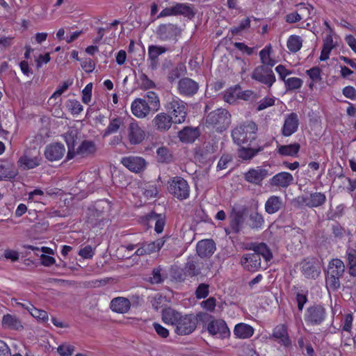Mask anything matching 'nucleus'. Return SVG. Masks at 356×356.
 <instances>
[{
	"label": "nucleus",
	"instance_id": "40",
	"mask_svg": "<svg viewBox=\"0 0 356 356\" xmlns=\"http://www.w3.org/2000/svg\"><path fill=\"white\" fill-rule=\"evenodd\" d=\"M300 149V144L298 143H294L289 145L278 146L277 152L281 156L295 157L298 155Z\"/></svg>",
	"mask_w": 356,
	"mask_h": 356
},
{
	"label": "nucleus",
	"instance_id": "5",
	"mask_svg": "<svg viewBox=\"0 0 356 356\" xmlns=\"http://www.w3.org/2000/svg\"><path fill=\"white\" fill-rule=\"evenodd\" d=\"M232 122V115L225 108H219L210 112L206 117L207 127L222 133L227 130Z\"/></svg>",
	"mask_w": 356,
	"mask_h": 356
},
{
	"label": "nucleus",
	"instance_id": "1",
	"mask_svg": "<svg viewBox=\"0 0 356 356\" xmlns=\"http://www.w3.org/2000/svg\"><path fill=\"white\" fill-rule=\"evenodd\" d=\"M207 314L199 312L194 314H183L170 307L162 312V321L174 328V332L180 336L192 334L197 328L199 321L204 322Z\"/></svg>",
	"mask_w": 356,
	"mask_h": 356
},
{
	"label": "nucleus",
	"instance_id": "27",
	"mask_svg": "<svg viewBox=\"0 0 356 356\" xmlns=\"http://www.w3.org/2000/svg\"><path fill=\"white\" fill-rule=\"evenodd\" d=\"M196 250L200 257H210L216 250V244L212 239L202 240L197 243Z\"/></svg>",
	"mask_w": 356,
	"mask_h": 356
},
{
	"label": "nucleus",
	"instance_id": "62",
	"mask_svg": "<svg viewBox=\"0 0 356 356\" xmlns=\"http://www.w3.org/2000/svg\"><path fill=\"white\" fill-rule=\"evenodd\" d=\"M92 90V83H88L82 90V102L85 104H88L91 101Z\"/></svg>",
	"mask_w": 356,
	"mask_h": 356
},
{
	"label": "nucleus",
	"instance_id": "54",
	"mask_svg": "<svg viewBox=\"0 0 356 356\" xmlns=\"http://www.w3.org/2000/svg\"><path fill=\"white\" fill-rule=\"evenodd\" d=\"M158 161L160 163H168L171 161L172 155L165 147H159L156 150Z\"/></svg>",
	"mask_w": 356,
	"mask_h": 356
},
{
	"label": "nucleus",
	"instance_id": "59",
	"mask_svg": "<svg viewBox=\"0 0 356 356\" xmlns=\"http://www.w3.org/2000/svg\"><path fill=\"white\" fill-rule=\"evenodd\" d=\"M250 26V19L249 17H245L241 21L240 24L237 26L231 28L230 31L232 35H237L242 31L248 29Z\"/></svg>",
	"mask_w": 356,
	"mask_h": 356
},
{
	"label": "nucleus",
	"instance_id": "48",
	"mask_svg": "<svg viewBox=\"0 0 356 356\" xmlns=\"http://www.w3.org/2000/svg\"><path fill=\"white\" fill-rule=\"evenodd\" d=\"M143 99H146L151 110L157 111L159 109L160 101L158 95L155 92H147Z\"/></svg>",
	"mask_w": 356,
	"mask_h": 356
},
{
	"label": "nucleus",
	"instance_id": "26",
	"mask_svg": "<svg viewBox=\"0 0 356 356\" xmlns=\"http://www.w3.org/2000/svg\"><path fill=\"white\" fill-rule=\"evenodd\" d=\"M244 220V216L241 211L232 212L229 216V227L225 229L226 233H239L243 227Z\"/></svg>",
	"mask_w": 356,
	"mask_h": 356
},
{
	"label": "nucleus",
	"instance_id": "61",
	"mask_svg": "<svg viewBox=\"0 0 356 356\" xmlns=\"http://www.w3.org/2000/svg\"><path fill=\"white\" fill-rule=\"evenodd\" d=\"M275 72L279 75V79L285 83V81L287 79L286 76L292 74V71L287 69L286 66L283 65H278L275 67Z\"/></svg>",
	"mask_w": 356,
	"mask_h": 356
},
{
	"label": "nucleus",
	"instance_id": "12",
	"mask_svg": "<svg viewBox=\"0 0 356 356\" xmlns=\"http://www.w3.org/2000/svg\"><path fill=\"white\" fill-rule=\"evenodd\" d=\"M251 77L252 79L270 88L276 81L275 74L271 68L260 65L254 68Z\"/></svg>",
	"mask_w": 356,
	"mask_h": 356
},
{
	"label": "nucleus",
	"instance_id": "7",
	"mask_svg": "<svg viewBox=\"0 0 356 356\" xmlns=\"http://www.w3.org/2000/svg\"><path fill=\"white\" fill-rule=\"evenodd\" d=\"M204 321L207 322L204 330L213 338L224 340L230 337L231 332L225 320L207 314Z\"/></svg>",
	"mask_w": 356,
	"mask_h": 356
},
{
	"label": "nucleus",
	"instance_id": "43",
	"mask_svg": "<svg viewBox=\"0 0 356 356\" xmlns=\"http://www.w3.org/2000/svg\"><path fill=\"white\" fill-rule=\"evenodd\" d=\"M240 90L241 86L239 85L227 88L223 93L224 101L230 104H234L238 99V90Z\"/></svg>",
	"mask_w": 356,
	"mask_h": 356
},
{
	"label": "nucleus",
	"instance_id": "45",
	"mask_svg": "<svg viewBox=\"0 0 356 356\" xmlns=\"http://www.w3.org/2000/svg\"><path fill=\"white\" fill-rule=\"evenodd\" d=\"M271 47L266 46L259 52V56L262 65L267 66L270 68L273 67L275 64V60L270 57Z\"/></svg>",
	"mask_w": 356,
	"mask_h": 356
},
{
	"label": "nucleus",
	"instance_id": "53",
	"mask_svg": "<svg viewBox=\"0 0 356 356\" xmlns=\"http://www.w3.org/2000/svg\"><path fill=\"white\" fill-rule=\"evenodd\" d=\"M186 72V67L184 65H179L173 68L168 74V79L170 83H173L177 80Z\"/></svg>",
	"mask_w": 356,
	"mask_h": 356
},
{
	"label": "nucleus",
	"instance_id": "57",
	"mask_svg": "<svg viewBox=\"0 0 356 356\" xmlns=\"http://www.w3.org/2000/svg\"><path fill=\"white\" fill-rule=\"evenodd\" d=\"M67 106L73 115H79L83 109V106L76 99H69Z\"/></svg>",
	"mask_w": 356,
	"mask_h": 356
},
{
	"label": "nucleus",
	"instance_id": "11",
	"mask_svg": "<svg viewBox=\"0 0 356 356\" xmlns=\"http://www.w3.org/2000/svg\"><path fill=\"white\" fill-rule=\"evenodd\" d=\"M327 316L325 309L321 305L309 307L304 316V319L308 325H319L323 323Z\"/></svg>",
	"mask_w": 356,
	"mask_h": 356
},
{
	"label": "nucleus",
	"instance_id": "37",
	"mask_svg": "<svg viewBox=\"0 0 356 356\" xmlns=\"http://www.w3.org/2000/svg\"><path fill=\"white\" fill-rule=\"evenodd\" d=\"M263 149L264 148L259 145L254 147L241 145L237 152L238 157L243 161L250 160Z\"/></svg>",
	"mask_w": 356,
	"mask_h": 356
},
{
	"label": "nucleus",
	"instance_id": "8",
	"mask_svg": "<svg viewBox=\"0 0 356 356\" xmlns=\"http://www.w3.org/2000/svg\"><path fill=\"white\" fill-rule=\"evenodd\" d=\"M169 193L179 201L190 197V186L188 181L181 177L175 176L168 181Z\"/></svg>",
	"mask_w": 356,
	"mask_h": 356
},
{
	"label": "nucleus",
	"instance_id": "23",
	"mask_svg": "<svg viewBox=\"0 0 356 356\" xmlns=\"http://www.w3.org/2000/svg\"><path fill=\"white\" fill-rule=\"evenodd\" d=\"M121 163L134 172H139L143 170L146 166L145 160L140 156H126L121 160Z\"/></svg>",
	"mask_w": 356,
	"mask_h": 356
},
{
	"label": "nucleus",
	"instance_id": "13",
	"mask_svg": "<svg viewBox=\"0 0 356 356\" xmlns=\"http://www.w3.org/2000/svg\"><path fill=\"white\" fill-rule=\"evenodd\" d=\"M181 33L177 24L168 23L160 24L156 29V33L160 39L164 41L177 40Z\"/></svg>",
	"mask_w": 356,
	"mask_h": 356
},
{
	"label": "nucleus",
	"instance_id": "28",
	"mask_svg": "<svg viewBox=\"0 0 356 356\" xmlns=\"http://www.w3.org/2000/svg\"><path fill=\"white\" fill-rule=\"evenodd\" d=\"M167 51V49L162 46L152 44L148 47L147 57L149 61V67L155 70L159 65V56Z\"/></svg>",
	"mask_w": 356,
	"mask_h": 356
},
{
	"label": "nucleus",
	"instance_id": "60",
	"mask_svg": "<svg viewBox=\"0 0 356 356\" xmlns=\"http://www.w3.org/2000/svg\"><path fill=\"white\" fill-rule=\"evenodd\" d=\"M275 97H265L258 104L257 107V111H263L268 107H270L275 104Z\"/></svg>",
	"mask_w": 356,
	"mask_h": 356
},
{
	"label": "nucleus",
	"instance_id": "58",
	"mask_svg": "<svg viewBox=\"0 0 356 356\" xmlns=\"http://www.w3.org/2000/svg\"><path fill=\"white\" fill-rule=\"evenodd\" d=\"M139 79L140 81V88L142 89L148 90L154 88L156 87L154 82L151 80L145 73H142L140 75Z\"/></svg>",
	"mask_w": 356,
	"mask_h": 356
},
{
	"label": "nucleus",
	"instance_id": "15",
	"mask_svg": "<svg viewBox=\"0 0 356 356\" xmlns=\"http://www.w3.org/2000/svg\"><path fill=\"white\" fill-rule=\"evenodd\" d=\"M198 89V83L191 78L184 77L178 81V92L183 97H193L197 92Z\"/></svg>",
	"mask_w": 356,
	"mask_h": 356
},
{
	"label": "nucleus",
	"instance_id": "3",
	"mask_svg": "<svg viewBox=\"0 0 356 356\" xmlns=\"http://www.w3.org/2000/svg\"><path fill=\"white\" fill-rule=\"evenodd\" d=\"M65 142L67 146V152L65 161H70L74 158L83 159L93 155L97 151V147L94 141L84 140L76 147V139H69L65 136Z\"/></svg>",
	"mask_w": 356,
	"mask_h": 356
},
{
	"label": "nucleus",
	"instance_id": "14",
	"mask_svg": "<svg viewBox=\"0 0 356 356\" xmlns=\"http://www.w3.org/2000/svg\"><path fill=\"white\" fill-rule=\"evenodd\" d=\"M269 175L268 170L262 166L250 168L244 173V179L255 186H261L263 181Z\"/></svg>",
	"mask_w": 356,
	"mask_h": 356
},
{
	"label": "nucleus",
	"instance_id": "29",
	"mask_svg": "<svg viewBox=\"0 0 356 356\" xmlns=\"http://www.w3.org/2000/svg\"><path fill=\"white\" fill-rule=\"evenodd\" d=\"M272 337L284 346L291 345V342L288 334V329L284 324H279L275 327L273 330Z\"/></svg>",
	"mask_w": 356,
	"mask_h": 356
},
{
	"label": "nucleus",
	"instance_id": "21",
	"mask_svg": "<svg viewBox=\"0 0 356 356\" xmlns=\"http://www.w3.org/2000/svg\"><path fill=\"white\" fill-rule=\"evenodd\" d=\"M293 175L288 172H280L273 175L269 180V184L273 187L286 188L293 182Z\"/></svg>",
	"mask_w": 356,
	"mask_h": 356
},
{
	"label": "nucleus",
	"instance_id": "18",
	"mask_svg": "<svg viewBox=\"0 0 356 356\" xmlns=\"http://www.w3.org/2000/svg\"><path fill=\"white\" fill-rule=\"evenodd\" d=\"M65 153V147L60 143H53L47 145L44 150V156L49 161H56L61 159Z\"/></svg>",
	"mask_w": 356,
	"mask_h": 356
},
{
	"label": "nucleus",
	"instance_id": "47",
	"mask_svg": "<svg viewBox=\"0 0 356 356\" xmlns=\"http://www.w3.org/2000/svg\"><path fill=\"white\" fill-rule=\"evenodd\" d=\"M347 260L349 266V273L356 277V250L349 248L346 252Z\"/></svg>",
	"mask_w": 356,
	"mask_h": 356
},
{
	"label": "nucleus",
	"instance_id": "50",
	"mask_svg": "<svg viewBox=\"0 0 356 356\" xmlns=\"http://www.w3.org/2000/svg\"><path fill=\"white\" fill-rule=\"evenodd\" d=\"M303 81L298 77H290L285 81V88L287 91L298 90L302 88Z\"/></svg>",
	"mask_w": 356,
	"mask_h": 356
},
{
	"label": "nucleus",
	"instance_id": "4",
	"mask_svg": "<svg viewBox=\"0 0 356 356\" xmlns=\"http://www.w3.org/2000/svg\"><path fill=\"white\" fill-rule=\"evenodd\" d=\"M344 271L345 266L341 259H332L329 262L325 273L326 288L329 291H336L340 288V279L343 277Z\"/></svg>",
	"mask_w": 356,
	"mask_h": 356
},
{
	"label": "nucleus",
	"instance_id": "31",
	"mask_svg": "<svg viewBox=\"0 0 356 356\" xmlns=\"http://www.w3.org/2000/svg\"><path fill=\"white\" fill-rule=\"evenodd\" d=\"M233 333L236 339H247L253 336L254 329L249 324L239 323L235 325Z\"/></svg>",
	"mask_w": 356,
	"mask_h": 356
},
{
	"label": "nucleus",
	"instance_id": "44",
	"mask_svg": "<svg viewBox=\"0 0 356 356\" xmlns=\"http://www.w3.org/2000/svg\"><path fill=\"white\" fill-rule=\"evenodd\" d=\"M123 121L121 118L117 117L111 119L108 127L104 130L103 138H106L112 134L116 133L122 125Z\"/></svg>",
	"mask_w": 356,
	"mask_h": 356
},
{
	"label": "nucleus",
	"instance_id": "2",
	"mask_svg": "<svg viewBox=\"0 0 356 356\" xmlns=\"http://www.w3.org/2000/svg\"><path fill=\"white\" fill-rule=\"evenodd\" d=\"M258 127L253 121H245L235 127L232 131L233 141L241 146L245 145L251 146L257 138Z\"/></svg>",
	"mask_w": 356,
	"mask_h": 356
},
{
	"label": "nucleus",
	"instance_id": "22",
	"mask_svg": "<svg viewBox=\"0 0 356 356\" xmlns=\"http://www.w3.org/2000/svg\"><path fill=\"white\" fill-rule=\"evenodd\" d=\"M145 131L136 120H133L128 127V140L131 145H138L145 139Z\"/></svg>",
	"mask_w": 356,
	"mask_h": 356
},
{
	"label": "nucleus",
	"instance_id": "19",
	"mask_svg": "<svg viewBox=\"0 0 356 356\" xmlns=\"http://www.w3.org/2000/svg\"><path fill=\"white\" fill-rule=\"evenodd\" d=\"M337 38L336 33H325L323 38V44L320 55V60L325 61L329 59L332 49L338 46L337 42L334 40Z\"/></svg>",
	"mask_w": 356,
	"mask_h": 356
},
{
	"label": "nucleus",
	"instance_id": "42",
	"mask_svg": "<svg viewBox=\"0 0 356 356\" xmlns=\"http://www.w3.org/2000/svg\"><path fill=\"white\" fill-rule=\"evenodd\" d=\"M286 47L291 53H296L300 50L302 47V39L297 35H291L288 38Z\"/></svg>",
	"mask_w": 356,
	"mask_h": 356
},
{
	"label": "nucleus",
	"instance_id": "10",
	"mask_svg": "<svg viewBox=\"0 0 356 356\" xmlns=\"http://www.w3.org/2000/svg\"><path fill=\"white\" fill-rule=\"evenodd\" d=\"M300 271L307 279L316 280L321 273V264L316 257H307L300 263Z\"/></svg>",
	"mask_w": 356,
	"mask_h": 356
},
{
	"label": "nucleus",
	"instance_id": "6",
	"mask_svg": "<svg viewBox=\"0 0 356 356\" xmlns=\"http://www.w3.org/2000/svg\"><path fill=\"white\" fill-rule=\"evenodd\" d=\"M165 109L174 124H182L186 121L188 114V105L177 96L168 98L164 105Z\"/></svg>",
	"mask_w": 356,
	"mask_h": 356
},
{
	"label": "nucleus",
	"instance_id": "38",
	"mask_svg": "<svg viewBox=\"0 0 356 356\" xmlns=\"http://www.w3.org/2000/svg\"><path fill=\"white\" fill-rule=\"evenodd\" d=\"M282 198L277 195H270L265 203V211L268 214H273L279 211L283 207Z\"/></svg>",
	"mask_w": 356,
	"mask_h": 356
},
{
	"label": "nucleus",
	"instance_id": "36",
	"mask_svg": "<svg viewBox=\"0 0 356 356\" xmlns=\"http://www.w3.org/2000/svg\"><path fill=\"white\" fill-rule=\"evenodd\" d=\"M18 174V171L13 162L0 163V181L10 180Z\"/></svg>",
	"mask_w": 356,
	"mask_h": 356
},
{
	"label": "nucleus",
	"instance_id": "24",
	"mask_svg": "<svg viewBox=\"0 0 356 356\" xmlns=\"http://www.w3.org/2000/svg\"><path fill=\"white\" fill-rule=\"evenodd\" d=\"M132 114L138 118H145L151 111L146 99L137 98L134 99L131 105Z\"/></svg>",
	"mask_w": 356,
	"mask_h": 356
},
{
	"label": "nucleus",
	"instance_id": "41",
	"mask_svg": "<svg viewBox=\"0 0 356 356\" xmlns=\"http://www.w3.org/2000/svg\"><path fill=\"white\" fill-rule=\"evenodd\" d=\"M2 325L4 327L15 330H19L23 327L20 321L11 314H6L3 316Z\"/></svg>",
	"mask_w": 356,
	"mask_h": 356
},
{
	"label": "nucleus",
	"instance_id": "30",
	"mask_svg": "<svg viewBox=\"0 0 356 356\" xmlns=\"http://www.w3.org/2000/svg\"><path fill=\"white\" fill-rule=\"evenodd\" d=\"M200 131L198 128L184 127L178 132L179 140L184 143H193L199 137Z\"/></svg>",
	"mask_w": 356,
	"mask_h": 356
},
{
	"label": "nucleus",
	"instance_id": "46",
	"mask_svg": "<svg viewBox=\"0 0 356 356\" xmlns=\"http://www.w3.org/2000/svg\"><path fill=\"white\" fill-rule=\"evenodd\" d=\"M249 219L251 228L256 229H261L263 228L265 221L261 213L257 211L252 212L250 214Z\"/></svg>",
	"mask_w": 356,
	"mask_h": 356
},
{
	"label": "nucleus",
	"instance_id": "20",
	"mask_svg": "<svg viewBox=\"0 0 356 356\" xmlns=\"http://www.w3.org/2000/svg\"><path fill=\"white\" fill-rule=\"evenodd\" d=\"M241 264L244 269L250 272H256L261 268V258L255 252L246 253L242 256Z\"/></svg>",
	"mask_w": 356,
	"mask_h": 356
},
{
	"label": "nucleus",
	"instance_id": "64",
	"mask_svg": "<svg viewBox=\"0 0 356 356\" xmlns=\"http://www.w3.org/2000/svg\"><path fill=\"white\" fill-rule=\"evenodd\" d=\"M57 350L61 356H71L74 351V347L70 344H61L58 347Z\"/></svg>",
	"mask_w": 356,
	"mask_h": 356
},
{
	"label": "nucleus",
	"instance_id": "9",
	"mask_svg": "<svg viewBox=\"0 0 356 356\" xmlns=\"http://www.w3.org/2000/svg\"><path fill=\"white\" fill-rule=\"evenodd\" d=\"M42 158L36 148H26L17 160V166L22 170H29L40 166Z\"/></svg>",
	"mask_w": 356,
	"mask_h": 356
},
{
	"label": "nucleus",
	"instance_id": "32",
	"mask_svg": "<svg viewBox=\"0 0 356 356\" xmlns=\"http://www.w3.org/2000/svg\"><path fill=\"white\" fill-rule=\"evenodd\" d=\"M292 291L295 296L298 309L301 312L305 305L308 301V290L305 287L298 285H293L292 287Z\"/></svg>",
	"mask_w": 356,
	"mask_h": 356
},
{
	"label": "nucleus",
	"instance_id": "55",
	"mask_svg": "<svg viewBox=\"0 0 356 356\" xmlns=\"http://www.w3.org/2000/svg\"><path fill=\"white\" fill-rule=\"evenodd\" d=\"M29 314L42 322H47L49 319L48 314L46 311L38 309L34 306L29 311Z\"/></svg>",
	"mask_w": 356,
	"mask_h": 356
},
{
	"label": "nucleus",
	"instance_id": "52",
	"mask_svg": "<svg viewBox=\"0 0 356 356\" xmlns=\"http://www.w3.org/2000/svg\"><path fill=\"white\" fill-rule=\"evenodd\" d=\"M200 273V268L193 261H188L184 268V274L191 277L198 275Z\"/></svg>",
	"mask_w": 356,
	"mask_h": 356
},
{
	"label": "nucleus",
	"instance_id": "25",
	"mask_svg": "<svg viewBox=\"0 0 356 356\" xmlns=\"http://www.w3.org/2000/svg\"><path fill=\"white\" fill-rule=\"evenodd\" d=\"M174 123L173 120L168 113H159L153 119L152 124L154 128L161 132L168 131Z\"/></svg>",
	"mask_w": 356,
	"mask_h": 356
},
{
	"label": "nucleus",
	"instance_id": "63",
	"mask_svg": "<svg viewBox=\"0 0 356 356\" xmlns=\"http://www.w3.org/2000/svg\"><path fill=\"white\" fill-rule=\"evenodd\" d=\"M306 74L313 82H318L321 80V70L318 67H313L307 70Z\"/></svg>",
	"mask_w": 356,
	"mask_h": 356
},
{
	"label": "nucleus",
	"instance_id": "34",
	"mask_svg": "<svg viewBox=\"0 0 356 356\" xmlns=\"http://www.w3.org/2000/svg\"><path fill=\"white\" fill-rule=\"evenodd\" d=\"M249 250L255 252L259 257H262L265 261L268 262L273 259V253L269 247L264 242L251 243Z\"/></svg>",
	"mask_w": 356,
	"mask_h": 356
},
{
	"label": "nucleus",
	"instance_id": "56",
	"mask_svg": "<svg viewBox=\"0 0 356 356\" xmlns=\"http://www.w3.org/2000/svg\"><path fill=\"white\" fill-rule=\"evenodd\" d=\"M209 293V285L205 283H202L197 287L195 295L197 299H204L208 296Z\"/></svg>",
	"mask_w": 356,
	"mask_h": 356
},
{
	"label": "nucleus",
	"instance_id": "16",
	"mask_svg": "<svg viewBox=\"0 0 356 356\" xmlns=\"http://www.w3.org/2000/svg\"><path fill=\"white\" fill-rule=\"evenodd\" d=\"M300 124L298 115L292 112L285 116L284 124L281 129V134L284 137H289L295 134Z\"/></svg>",
	"mask_w": 356,
	"mask_h": 356
},
{
	"label": "nucleus",
	"instance_id": "49",
	"mask_svg": "<svg viewBox=\"0 0 356 356\" xmlns=\"http://www.w3.org/2000/svg\"><path fill=\"white\" fill-rule=\"evenodd\" d=\"M298 12L300 13L302 19L306 20L312 18V12L314 10V6L309 3H300L297 4Z\"/></svg>",
	"mask_w": 356,
	"mask_h": 356
},
{
	"label": "nucleus",
	"instance_id": "39",
	"mask_svg": "<svg viewBox=\"0 0 356 356\" xmlns=\"http://www.w3.org/2000/svg\"><path fill=\"white\" fill-rule=\"evenodd\" d=\"M174 8L176 16L182 15L191 19L195 15L194 7L190 4L184 3H175Z\"/></svg>",
	"mask_w": 356,
	"mask_h": 356
},
{
	"label": "nucleus",
	"instance_id": "51",
	"mask_svg": "<svg viewBox=\"0 0 356 356\" xmlns=\"http://www.w3.org/2000/svg\"><path fill=\"white\" fill-rule=\"evenodd\" d=\"M95 209L97 212V216L100 217V213H108L111 211V205L110 202L106 200H99L95 204Z\"/></svg>",
	"mask_w": 356,
	"mask_h": 356
},
{
	"label": "nucleus",
	"instance_id": "33",
	"mask_svg": "<svg viewBox=\"0 0 356 356\" xmlns=\"http://www.w3.org/2000/svg\"><path fill=\"white\" fill-rule=\"evenodd\" d=\"M110 307L111 310L115 312L125 314L129 310L131 307V302L128 298L117 297L114 298L111 301Z\"/></svg>",
	"mask_w": 356,
	"mask_h": 356
},
{
	"label": "nucleus",
	"instance_id": "35",
	"mask_svg": "<svg viewBox=\"0 0 356 356\" xmlns=\"http://www.w3.org/2000/svg\"><path fill=\"white\" fill-rule=\"evenodd\" d=\"M145 220L148 222H154V231L157 234L163 232L165 225V217L163 214H158L154 211H152L145 216Z\"/></svg>",
	"mask_w": 356,
	"mask_h": 356
},
{
	"label": "nucleus",
	"instance_id": "17",
	"mask_svg": "<svg viewBox=\"0 0 356 356\" xmlns=\"http://www.w3.org/2000/svg\"><path fill=\"white\" fill-rule=\"evenodd\" d=\"M326 202V196L321 192H315L310 193L309 197L299 196L298 202L300 205H305L309 208L319 207Z\"/></svg>",
	"mask_w": 356,
	"mask_h": 356
}]
</instances>
